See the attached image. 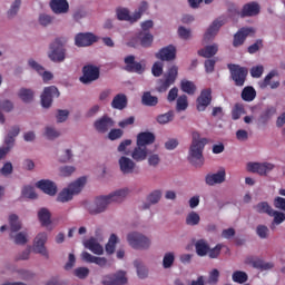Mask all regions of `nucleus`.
<instances>
[{
	"mask_svg": "<svg viewBox=\"0 0 285 285\" xmlns=\"http://www.w3.org/2000/svg\"><path fill=\"white\" fill-rule=\"evenodd\" d=\"M208 144V138H202L199 131L191 132V145L188 153V161L196 168L204 166V148Z\"/></svg>",
	"mask_w": 285,
	"mask_h": 285,
	"instance_id": "1",
	"label": "nucleus"
},
{
	"mask_svg": "<svg viewBox=\"0 0 285 285\" xmlns=\"http://www.w3.org/2000/svg\"><path fill=\"white\" fill-rule=\"evenodd\" d=\"M128 188L118 189L107 196H99L96 199V209L90 210L91 215H99V213H104L106 208H108V204H112L114 202L119 204L122 199L128 197Z\"/></svg>",
	"mask_w": 285,
	"mask_h": 285,
	"instance_id": "2",
	"label": "nucleus"
},
{
	"mask_svg": "<svg viewBox=\"0 0 285 285\" xmlns=\"http://www.w3.org/2000/svg\"><path fill=\"white\" fill-rule=\"evenodd\" d=\"M86 186V177H80L76 181L71 183L68 188L62 189L58 197L57 202H61V204H66V202H70L75 195H79V191L83 189Z\"/></svg>",
	"mask_w": 285,
	"mask_h": 285,
	"instance_id": "3",
	"label": "nucleus"
},
{
	"mask_svg": "<svg viewBox=\"0 0 285 285\" xmlns=\"http://www.w3.org/2000/svg\"><path fill=\"white\" fill-rule=\"evenodd\" d=\"M63 43H66V39L57 38L50 45V51L48 52V57L50 61H53V63H61L66 61V48H63Z\"/></svg>",
	"mask_w": 285,
	"mask_h": 285,
	"instance_id": "4",
	"label": "nucleus"
},
{
	"mask_svg": "<svg viewBox=\"0 0 285 285\" xmlns=\"http://www.w3.org/2000/svg\"><path fill=\"white\" fill-rule=\"evenodd\" d=\"M127 242L131 248L136 250H146V248H150V238L144 236V234L139 232H132L127 235Z\"/></svg>",
	"mask_w": 285,
	"mask_h": 285,
	"instance_id": "5",
	"label": "nucleus"
},
{
	"mask_svg": "<svg viewBox=\"0 0 285 285\" xmlns=\"http://www.w3.org/2000/svg\"><path fill=\"white\" fill-rule=\"evenodd\" d=\"M227 68L235 86L242 87L244 83H246V77H248V69H246V67L229 63L227 65Z\"/></svg>",
	"mask_w": 285,
	"mask_h": 285,
	"instance_id": "6",
	"label": "nucleus"
},
{
	"mask_svg": "<svg viewBox=\"0 0 285 285\" xmlns=\"http://www.w3.org/2000/svg\"><path fill=\"white\" fill-rule=\"evenodd\" d=\"M179 75V68L177 66H173L168 69L165 75V80L160 79L158 81V87L156 88L157 92H166L175 81H177V76Z\"/></svg>",
	"mask_w": 285,
	"mask_h": 285,
	"instance_id": "7",
	"label": "nucleus"
},
{
	"mask_svg": "<svg viewBox=\"0 0 285 285\" xmlns=\"http://www.w3.org/2000/svg\"><path fill=\"white\" fill-rule=\"evenodd\" d=\"M232 14H238L244 19L245 17H257L259 13V4L257 2H248L243 6V9L239 11L234 4L228 9Z\"/></svg>",
	"mask_w": 285,
	"mask_h": 285,
	"instance_id": "8",
	"label": "nucleus"
},
{
	"mask_svg": "<svg viewBox=\"0 0 285 285\" xmlns=\"http://www.w3.org/2000/svg\"><path fill=\"white\" fill-rule=\"evenodd\" d=\"M102 285H125L128 284L126 272L118 271L115 274H108L102 277Z\"/></svg>",
	"mask_w": 285,
	"mask_h": 285,
	"instance_id": "9",
	"label": "nucleus"
},
{
	"mask_svg": "<svg viewBox=\"0 0 285 285\" xmlns=\"http://www.w3.org/2000/svg\"><path fill=\"white\" fill-rule=\"evenodd\" d=\"M275 168L274 164L271 163H248L247 170L249 173H257V175L266 177L271 170Z\"/></svg>",
	"mask_w": 285,
	"mask_h": 285,
	"instance_id": "10",
	"label": "nucleus"
},
{
	"mask_svg": "<svg viewBox=\"0 0 285 285\" xmlns=\"http://www.w3.org/2000/svg\"><path fill=\"white\" fill-rule=\"evenodd\" d=\"M99 79V68L92 65H87L82 68L81 83H92Z\"/></svg>",
	"mask_w": 285,
	"mask_h": 285,
	"instance_id": "11",
	"label": "nucleus"
},
{
	"mask_svg": "<svg viewBox=\"0 0 285 285\" xmlns=\"http://www.w3.org/2000/svg\"><path fill=\"white\" fill-rule=\"evenodd\" d=\"M125 65L127 72H135L136 75H144L146 72V65L135 61V56L132 55L125 58Z\"/></svg>",
	"mask_w": 285,
	"mask_h": 285,
	"instance_id": "12",
	"label": "nucleus"
},
{
	"mask_svg": "<svg viewBox=\"0 0 285 285\" xmlns=\"http://www.w3.org/2000/svg\"><path fill=\"white\" fill-rule=\"evenodd\" d=\"M59 89L55 86L46 87L41 95V106L42 108H50L52 106V99L59 97Z\"/></svg>",
	"mask_w": 285,
	"mask_h": 285,
	"instance_id": "13",
	"label": "nucleus"
},
{
	"mask_svg": "<svg viewBox=\"0 0 285 285\" xmlns=\"http://www.w3.org/2000/svg\"><path fill=\"white\" fill-rule=\"evenodd\" d=\"M245 263L262 272L272 271V268H275V264L273 262H264V259L255 256H248L245 259Z\"/></svg>",
	"mask_w": 285,
	"mask_h": 285,
	"instance_id": "14",
	"label": "nucleus"
},
{
	"mask_svg": "<svg viewBox=\"0 0 285 285\" xmlns=\"http://www.w3.org/2000/svg\"><path fill=\"white\" fill-rule=\"evenodd\" d=\"M213 102V90L210 88L202 90L199 97L196 100L197 104V111L204 112L207 106Z\"/></svg>",
	"mask_w": 285,
	"mask_h": 285,
	"instance_id": "15",
	"label": "nucleus"
},
{
	"mask_svg": "<svg viewBox=\"0 0 285 285\" xmlns=\"http://www.w3.org/2000/svg\"><path fill=\"white\" fill-rule=\"evenodd\" d=\"M114 127L115 120L108 116H102L94 122L95 130H97L100 135H106V132H108V130Z\"/></svg>",
	"mask_w": 285,
	"mask_h": 285,
	"instance_id": "16",
	"label": "nucleus"
},
{
	"mask_svg": "<svg viewBox=\"0 0 285 285\" xmlns=\"http://www.w3.org/2000/svg\"><path fill=\"white\" fill-rule=\"evenodd\" d=\"M48 242L47 233H39L35 238L33 250L43 257H48V249H46V243Z\"/></svg>",
	"mask_w": 285,
	"mask_h": 285,
	"instance_id": "17",
	"label": "nucleus"
},
{
	"mask_svg": "<svg viewBox=\"0 0 285 285\" xmlns=\"http://www.w3.org/2000/svg\"><path fill=\"white\" fill-rule=\"evenodd\" d=\"M156 59L160 61H174L177 57V48L175 46L169 45L167 47L161 48L156 55Z\"/></svg>",
	"mask_w": 285,
	"mask_h": 285,
	"instance_id": "18",
	"label": "nucleus"
},
{
	"mask_svg": "<svg viewBox=\"0 0 285 285\" xmlns=\"http://www.w3.org/2000/svg\"><path fill=\"white\" fill-rule=\"evenodd\" d=\"M75 43L78 48H86L97 43V36L92 33H78L75 37Z\"/></svg>",
	"mask_w": 285,
	"mask_h": 285,
	"instance_id": "19",
	"label": "nucleus"
},
{
	"mask_svg": "<svg viewBox=\"0 0 285 285\" xmlns=\"http://www.w3.org/2000/svg\"><path fill=\"white\" fill-rule=\"evenodd\" d=\"M224 23L225 21L222 18L214 20L204 35V41H206V43H208V41H213V39H215L217 33L219 32V28H222Z\"/></svg>",
	"mask_w": 285,
	"mask_h": 285,
	"instance_id": "20",
	"label": "nucleus"
},
{
	"mask_svg": "<svg viewBox=\"0 0 285 285\" xmlns=\"http://www.w3.org/2000/svg\"><path fill=\"white\" fill-rule=\"evenodd\" d=\"M248 35H255V29L253 27L242 28L234 35L233 46L234 48H239V46H244V41Z\"/></svg>",
	"mask_w": 285,
	"mask_h": 285,
	"instance_id": "21",
	"label": "nucleus"
},
{
	"mask_svg": "<svg viewBox=\"0 0 285 285\" xmlns=\"http://www.w3.org/2000/svg\"><path fill=\"white\" fill-rule=\"evenodd\" d=\"M81 259L82 262H86L87 264H96L100 268H106L108 266V259L106 257H97L91 255L88 252L81 253Z\"/></svg>",
	"mask_w": 285,
	"mask_h": 285,
	"instance_id": "22",
	"label": "nucleus"
},
{
	"mask_svg": "<svg viewBox=\"0 0 285 285\" xmlns=\"http://www.w3.org/2000/svg\"><path fill=\"white\" fill-rule=\"evenodd\" d=\"M155 134L150 131H142L137 135L136 144L137 146H142V148H148V146L155 144Z\"/></svg>",
	"mask_w": 285,
	"mask_h": 285,
	"instance_id": "23",
	"label": "nucleus"
},
{
	"mask_svg": "<svg viewBox=\"0 0 285 285\" xmlns=\"http://www.w3.org/2000/svg\"><path fill=\"white\" fill-rule=\"evenodd\" d=\"M119 166L122 175H132L135 168H137V164L126 156L119 158Z\"/></svg>",
	"mask_w": 285,
	"mask_h": 285,
	"instance_id": "24",
	"label": "nucleus"
},
{
	"mask_svg": "<svg viewBox=\"0 0 285 285\" xmlns=\"http://www.w3.org/2000/svg\"><path fill=\"white\" fill-rule=\"evenodd\" d=\"M28 63L30 68H32V70H36V72H38V75L42 77V80L45 81V83H48V81H51L53 77L52 72L46 71L43 66L39 65L37 61H35V59H29Z\"/></svg>",
	"mask_w": 285,
	"mask_h": 285,
	"instance_id": "25",
	"label": "nucleus"
},
{
	"mask_svg": "<svg viewBox=\"0 0 285 285\" xmlns=\"http://www.w3.org/2000/svg\"><path fill=\"white\" fill-rule=\"evenodd\" d=\"M148 155H153V151L148 150V147L137 145L131 153V159L134 161H146Z\"/></svg>",
	"mask_w": 285,
	"mask_h": 285,
	"instance_id": "26",
	"label": "nucleus"
},
{
	"mask_svg": "<svg viewBox=\"0 0 285 285\" xmlns=\"http://www.w3.org/2000/svg\"><path fill=\"white\" fill-rule=\"evenodd\" d=\"M207 186H215V184H224L226 181V169H220L216 174H208L205 178Z\"/></svg>",
	"mask_w": 285,
	"mask_h": 285,
	"instance_id": "27",
	"label": "nucleus"
},
{
	"mask_svg": "<svg viewBox=\"0 0 285 285\" xmlns=\"http://www.w3.org/2000/svg\"><path fill=\"white\" fill-rule=\"evenodd\" d=\"M36 186L40 190H43L46 195H50L51 197H53V195H57V185L51 180H48V179L39 180L36 184Z\"/></svg>",
	"mask_w": 285,
	"mask_h": 285,
	"instance_id": "28",
	"label": "nucleus"
},
{
	"mask_svg": "<svg viewBox=\"0 0 285 285\" xmlns=\"http://www.w3.org/2000/svg\"><path fill=\"white\" fill-rule=\"evenodd\" d=\"M50 8L55 14H66L70 10V4L67 0H51Z\"/></svg>",
	"mask_w": 285,
	"mask_h": 285,
	"instance_id": "29",
	"label": "nucleus"
},
{
	"mask_svg": "<svg viewBox=\"0 0 285 285\" xmlns=\"http://www.w3.org/2000/svg\"><path fill=\"white\" fill-rule=\"evenodd\" d=\"M277 70H272L265 78L264 80L258 82V86L262 90H266V88H268V86H271L272 90H276V88L279 87V81H274L271 83V80L273 79V77H277Z\"/></svg>",
	"mask_w": 285,
	"mask_h": 285,
	"instance_id": "30",
	"label": "nucleus"
},
{
	"mask_svg": "<svg viewBox=\"0 0 285 285\" xmlns=\"http://www.w3.org/2000/svg\"><path fill=\"white\" fill-rule=\"evenodd\" d=\"M85 248H88L94 255H104V246L97 242V238H89L83 243Z\"/></svg>",
	"mask_w": 285,
	"mask_h": 285,
	"instance_id": "31",
	"label": "nucleus"
},
{
	"mask_svg": "<svg viewBox=\"0 0 285 285\" xmlns=\"http://www.w3.org/2000/svg\"><path fill=\"white\" fill-rule=\"evenodd\" d=\"M21 132V129L19 126H13L11 129L8 131L7 136L4 137V148H12L14 146V138L19 137V134Z\"/></svg>",
	"mask_w": 285,
	"mask_h": 285,
	"instance_id": "32",
	"label": "nucleus"
},
{
	"mask_svg": "<svg viewBox=\"0 0 285 285\" xmlns=\"http://www.w3.org/2000/svg\"><path fill=\"white\" fill-rule=\"evenodd\" d=\"M195 250L198 257H206V255H208V252L210 250V245L208 244V240L204 238L196 240Z\"/></svg>",
	"mask_w": 285,
	"mask_h": 285,
	"instance_id": "33",
	"label": "nucleus"
},
{
	"mask_svg": "<svg viewBox=\"0 0 285 285\" xmlns=\"http://www.w3.org/2000/svg\"><path fill=\"white\" fill-rule=\"evenodd\" d=\"M274 115H277V108L269 106L265 110H263L258 117L259 124L266 126L271 119H273Z\"/></svg>",
	"mask_w": 285,
	"mask_h": 285,
	"instance_id": "34",
	"label": "nucleus"
},
{
	"mask_svg": "<svg viewBox=\"0 0 285 285\" xmlns=\"http://www.w3.org/2000/svg\"><path fill=\"white\" fill-rule=\"evenodd\" d=\"M12 112L14 110V104L9 100H0V124H6V116H3V112Z\"/></svg>",
	"mask_w": 285,
	"mask_h": 285,
	"instance_id": "35",
	"label": "nucleus"
},
{
	"mask_svg": "<svg viewBox=\"0 0 285 285\" xmlns=\"http://www.w3.org/2000/svg\"><path fill=\"white\" fill-rule=\"evenodd\" d=\"M128 106V98L124 94H118L111 101V107L116 110H124Z\"/></svg>",
	"mask_w": 285,
	"mask_h": 285,
	"instance_id": "36",
	"label": "nucleus"
},
{
	"mask_svg": "<svg viewBox=\"0 0 285 285\" xmlns=\"http://www.w3.org/2000/svg\"><path fill=\"white\" fill-rule=\"evenodd\" d=\"M141 104L142 106H148L149 108H153L159 104V98L157 96H153L150 91H145L141 96Z\"/></svg>",
	"mask_w": 285,
	"mask_h": 285,
	"instance_id": "37",
	"label": "nucleus"
},
{
	"mask_svg": "<svg viewBox=\"0 0 285 285\" xmlns=\"http://www.w3.org/2000/svg\"><path fill=\"white\" fill-rule=\"evenodd\" d=\"M18 97L23 104H32V101H35V91L32 89L21 88L18 92Z\"/></svg>",
	"mask_w": 285,
	"mask_h": 285,
	"instance_id": "38",
	"label": "nucleus"
},
{
	"mask_svg": "<svg viewBox=\"0 0 285 285\" xmlns=\"http://www.w3.org/2000/svg\"><path fill=\"white\" fill-rule=\"evenodd\" d=\"M219 48L217 45L206 46L204 49L198 50L199 57H204L205 59H210V57H215L218 52Z\"/></svg>",
	"mask_w": 285,
	"mask_h": 285,
	"instance_id": "39",
	"label": "nucleus"
},
{
	"mask_svg": "<svg viewBox=\"0 0 285 285\" xmlns=\"http://www.w3.org/2000/svg\"><path fill=\"white\" fill-rule=\"evenodd\" d=\"M51 217H52V214H50V210H48V208H41L38 212V218L41 226H50V224H52V220H50Z\"/></svg>",
	"mask_w": 285,
	"mask_h": 285,
	"instance_id": "40",
	"label": "nucleus"
},
{
	"mask_svg": "<svg viewBox=\"0 0 285 285\" xmlns=\"http://www.w3.org/2000/svg\"><path fill=\"white\" fill-rule=\"evenodd\" d=\"M175 119V111L169 110L166 114H160L156 117L157 124L160 126H166V124H170Z\"/></svg>",
	"mask_w": 285,
	"mask_h": 285,
	"instance_id": "41",
	"label": "nucleus"
},
{
	"mask_svg": "<svg viewBox=\"0 0 285 285\" xmlns=\"http://www.w3.org/2000/svg\"><path fill=\"white\" fill-rule=\"evenodd\" d=\"M138 39L142 48H150L153 46L154 37L150 32H139Z\"/></svg>",
	"mask_w": 285,
	"mask_h": 285,
	"instance_id": "42",
	"label": "nucleus"
},
{
	"mask_svg": "<svg viewBox=\"0 0 285 285\" xmlns=\"http://www.w3.org/2000/svg\"><path fill=\"white\" fill-rule=\"evenodd\" d=\"M116 14L119 21H130L131 23H135V16L131 17L130 11H128L126 8H118L116 10Z\"/></svg>",
	"mask_w": 285,
	"mask_h": 285,
	"instance_id": "43",
	"label": "nucleus"
},
{
	"mask_svg": "<svg viewBox=\"0 0 285 285\" xmlns=\"http://www.w3.org/2000/svg\"><path fill=\"white\" fill-rule=\"evenodd\" d=\"M10 238L13 239L14 244L18 246H26L28 244V233L19 232L16 235L10 234Z\"/></svg>",
	"mask_w": 285,
	"mask_h": 285,
	"instance_id": "44",
	"label": "nucleus"
},
{
	"mask_svg": "<svg viewBox=\"0 0 285 285\" xmlns=\"http://www.w3.org/2000/svg\"><path fill=\"white\" fill-rule=\"evenodd\" d=\"M257 97V91L253 87H245L242 91V99L244 101H254Z\"/></svg>",
	"mask_w": 285,
	"mask_h": 285,
	"instance_id": "45",
	"label": "nucleus"
},
{
	"mask_svg": "<svg viewBox=\"0 0 285 285\" xmlns=\"http://www.w3.org/2000/svg\"><path fill=\"white\" fill-rule=\"evenodd\" d=\"M254 210H256V213H259L261 215H271L273 213V207H271L267 202H261L254 206Z\"/></svg>",
	"mask_w": 285,
	"mask_h": 285,
	"instance_id": "46",
	"label": "nucleus"
},
{
	"mask_svg": "<svg viewBox=\"0 0 285 285\" xmlns=\"http://www.w3.org/2000/svg\"><path fill=\"white\" fill-rule=\"evenodd\" d=\"M180 88L183 92H186L187 95H195V91L197 90L195 82L189 80H183L180 83Z\"/></svg>",
	"mask_w": 285,
	"mask_h": 285,
	"instance_id": "47",
	"label": "nucleus"
},
{
	"mask_svg": "<svg viewBox=\"0 0 285 285\" xmlns=\"http://www.w3.org/2000/svg\"><path fill=\"white\" fill-rule=\"evenodd\" d=\"M186 225L187 226H197L199 225V222H202V217L197 212H190L186 217Z\"/></svg>",
	"mask_w": 285,
	"mask_h": 285,
	"instance_id": "48",
	"label": "nucleus"
},
{
	"mask_svg": "<svg viewBox=\"0 0 285 285\" xmlns=\"http://www.w3.org/2000/svg\"><path fill=\"white\" fill-rule=\"evenodd\" d=\"M9 225L11 233H19V229L21 228V222H19V216H17V214H11L9 216Z\"/></svg>",
	"mask_w": 285,
	"mask_h": 285,
	"instance_id": "49",
	"label": "nucleus"
},
{
	"mask_svg": "<svg viewBox=\"0 0 285 285\" xmlns=\"http://www.w3.org/2000/svg\"><path fill=\"white\" fill-rule=\"evenodd\" d=\"M118 237L115 234H111L109 237V240L106 245V253L108 255H112V253H115V248H117V242H118Z\"/></svg>",
	"mask_w": 285,
	"mask_h": 285,
	"instance_id": "50",
	"label": "nucleus"
},
{
	"mask_svg": "<svg viewBox=\"0 0 285 285\" xmlns=\"http://www.w3.org/2000/svg\"><path fill=\"white\" fill-rule=\"evenodd\" d=\"M232 279L233 282H236V284H246V282H248V274L242 271H236L233 273Z\"/></svg>",
	"mask_w": 285,
	"mask_h": 285,
	"instance_id": "51",
	"label": "nucleus"
},
{
	"mask_svg": "<svg viewBox=\"0 0 285 285\" xmlns=\"http://www.w3.org/2000/svg\"><path fill=\"white\" fill-rule=\"evenodd\" d=\"M134 265L137 269V275L139 279H146V277H148V269L146 268V266H144V264H141V262L139 261H135Z\"/></svg>",
	"mask_w": 285,
	"mask_h": 285,
	"instance_id": "52",
	"label": "nucleus"
},
{
	"mask_svg": "<svg viewBox=\"0 0 285 285\" xmlns=\"http://www.w3.org/2000/svg\"><path fill=\"white\" fill-rule=\"evenodd\" d=\"M187 108H188V97L186 95L178 97L177 104H176V110L178 112H181V110H186Z\"/></svg>",
	"mask_w": 285,
	"mask_h": 285,
	"instance_id": "53",
	"label": "nucleus"
},
{
	"mask_svg": "<svg viewBox=\"0 0 285 285\" xmlns=\"http://www.w3.org/2000/svg\"><path fill=\"white\" fill-rule=\"evenodd\" d=\"M20 8H21V0H14V2L11 4L10 9L7 12L8 18L12 19L13 17H17V12H19Z\"/></svg>",
	"mask_w": 285,
	"mask_h": 285,
	"instance_id": "54",
	"label": "nucleus"
},
{
	"mask_svg": "<svg viewBox=\"0 0 285 285\" xmlns=\"http://www.w3.org/2000/svg\"><path fill=\"white\" fill-rule=\"evenodd\" d=\"M222 248H224L223 244H217L214 248L209 247L207 255L210 259H217L222 255Z\"/></svg>",
	"mask_w": 285,
	"mask_h": 285,
	"instance_id": "55",
	"label": "nucleus"
},
{
	"mask_svg": "<svg viewBox=\"0 0 285 285\" xmlns=\"http://www.w3.org/2000/svg\"><path fill=\"white\" fill-rule=\"evenodd\" d=\"M151 75H154V77H161V75H164V62L156 61L151 67Z\"/></svg>",
	"mask_w": 285,
	"mask_h": 285,
	"instance_id": "56",
	"label": "nucleus"
},
{
	"mask_svg": "<svg viewBox=\"0 0 285 285\" xmlns=\"http://www.w3.org/2000/svg\"><path fill=\"white\" fill-rule=\"evenodd\" d=\"M175 264V254L173 253H166L163 258V267L164 268H170Z\"/></svg>",
	"mask_w": 285,
	"mask_h": 285,
	"instance_id": "57",
	"label": "nucleus"
},
{
	"mask_svg": "<svg viewBox=\"0 0 285 285\" xmlns=\"http://www.w3.org/2000/svg\"><path fill=\"white\" fill-rule=\"evenodd\" d=\"M160 199H161V190L159 189L151 191L147 197V202H149L150 204H159Z\"/></svg>",
	"mask_w": 285,
	"mask_h": 285,
	"instance_id": "58",
	"label": "nucleus"
},
{
	"mask_svg": "<svg viewBox=\"0 0 285 285\" xmlns=\"http://www.w3.org/2000/svg\"><path fill=\"white\" fill-rule=\"evenodd\" d=\"M269 217H274V224L279 225L285 222V214L277 210H272Z\"/></svg>",
	"mask_w": 285,
	"mask_h": 285,
	"instance_id": "59",
	"label": "nucleus"
},
{
	"mask_svg": "<svg viewBox=\"0 0 285 285\" xmlns=\"http://www.w3.org/2000/svg\"><path fill=\"white\" fill-rule=\"evenodd\" d=\"M146 10H148V2L142 1L138 8V11L134 13V21H139V19H141V14H144Z\"/></svg>",
	"mask_w": 285,
	"mask_h": 285,
	"instance_id": "60",
	"label": "nucleus"
},
{
	"mask_svg": "<svg viewBox=\"0 0 285 285\" xmlns=\"http://www.w3.org/2000/svg\"><path fill=\"white\" fill-rule=\"evenodd\" d=\"M268 227L266 225H258L256 228V234L261 239H267L268 238Z\"/></svg>",
	"mask_w": 285,
	"mask_h": 285,
	"instance_id": "61",
	"label": "nucleus"
},
{
	"mask_svg": "<svg viewBox=\"0 0 285 285\" xmlns=\"http://www.w3.org/2000/svg\"><path fill=\"white\" fill-rule=\"evenodd\" d=\"M121 137H124V130L121 129H111L108 134L110 141H116V139H121Z\"/></svg>",
	"mask_w": 285,
	"mask_h": 285,
	"instance_id": "62",
	"label": "nucleus"
},
{
	"mask_svg": "<svg viewBox=\"0 0 285 285\" xmlns=\"http://www.w3.org/2000/svg\"><path fill=\"white\" fill-rule=\"evenodd\" d=\"M45 135L47 139H57V137H59L61 134L52 127H47Z\"/></svg>",
	"mask_w": 285,
	"mask_h": 285,
	"instance_id": "63",
	"label": "nucleus"
},
{
	"mask_svg": "<svg viewBox=\"0 0 285 285\" xmlns=\"http://www.w3.org/2000/svg\"><path fill=\"white\" fill-rule=\"evenodd\" d=\"M274 207L277 208L278 210H285V198L277 196L274 199Z\"/></svg>",
	"mask_w": 285,
	"mask_h": 285,
	"instance_id": "64",
	"label": "nucleus"
}]
</instances>
